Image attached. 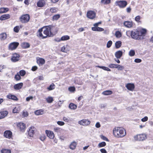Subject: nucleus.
I'll use <instances>...</instances> for the list:
<instances>
[{
  "label": "nucleus",
  "mask_w": 153,
  "mask_h": 153,
  "mask_svg": "<svg viewBox=\"0 0 153 153\" xmlns=\"http://www.w3.org/2000/svg\"><path fill=\"white\" fill-rule=\"evenodd\" d=\"M123 55V52L121 51H119L116 52L115 54V56L117 59H120Z\"/></svg>",
  "instance_id": "nucleus-21"
},
{
  "label": "nucleus",
  "mask_w": 153,
  "mask_h": 153,
  "mask_svg": "<svg viewBox=\"0 0 153 153\" xmlns=\"http://www.w3.org/2000/svg\"><path fill=\"white\" fill-rule=\"evenodd\" d=\"M55 87V85L53 83H52L49 86V87L47 88V89L49 91H51L54 89Z\"/></svg>",
  "instance_id": "nucleus-37"
},
{
  "label": "nucleus",
  "mask_w": 153,
  "mask_h": 153,
  "mask_svg": "<svg viewBox=\"0 0 153 153\" xmlns=\"http://www.w3.org/2000/svg\"><path fill=\"white\" fill-rule=\"evenodd\" d=\"M12 132L9 130L5 131L4 134V136L7 138H10L12 136Z\"/></svg>",
  "instance_id": "nucleus-12"
},
{
  "label": "nucleus",
  "mask_w": 153,
  "mask_h": 153,
  "mask_svg": "<svg viewBox=\"0 0 153 153\" xmlns=\"http://www.w3.org/2000/svg\"><path fill=\"white\" fill-rule=\"evenodd\" d=\"M148 120V117H145L144 118L141 119V121L142 122H145L147 121Z\"/></svg>",
  "instance_id": "nucleus-55"
},
{
  "label": "nucleus",
  "mask_w": 153,
  "mask_h": 153,
  "mask_svg": "<svg viewBox=\"0 0 153 153\" xmlns=\"http://www.w3.org/2000/svg\"><path fill=\"white\" fill-rule=\"evenodd\" d=\"M7 98L9 99H11L15 100H18V98L16 97L11 94H9L7 95Z\"/></svg>",
  "instance_id": "nucleus-26"
},
{
  "label": "nucleus",
  "mask_w": 153,
  "mask_h": 153,
  "mask_svg": "<svg viewBox=\"0 0 153 153\" xmlns=\"http://www.w3.org/2000/svg\"><path fill=\"white\" fill-rule=\"evenodd\" d=\"M135 54V51L134 50H131L129 52V55L131 56H134Z\"/></svg>",
  "instance_id": "nucleus-41"
},
{
  "label": "nucleus",
  "mask_w": 153,
  "mask_h": 153,
  "mask_svg": "<svg viewBox=\"0 0 153 153\" xmlns=\"http://www.w3.org/2000/svg\"><path fill=\"white\" fill-rule=\"evenodd\" d=\"M61 51L64 52H66L67 51L66 50V47L65 46H63L62 48Z\"/></svg>",
  "instance_id": "nucleus-58"
},
{
  "label": "nucleus",
  "mask_w": 153,
  "mask_h": 153,
  "mask_svg": "<svg viewBox=\"0 0 153 153\" xmlns=\"http://www.w3.org/2000/svg\"><path fill=\"white\" fill-rule=\"evenodd\" d=\"M45 4L44 0H40L37 3V6L38 7H42L44 6Z\"/></svg>",
  "instance_id": "nucleus-23"
},
{
  "label": "nucleus",
  "mask_w": 153,
  "mask_h": 153,
  "mask_svg": "<svg viewBox=\"0 0 153 153\" xmlns=\"http://www.w3.org/2000/svg\"><path fill=\"white\" fill-rule=\"evenodd\" d=\"M19 26H16L14 28V31L16 33H18L19 31Z\"/></svg>",
  "instance_id": "nucleus-49"
},
{
  "label": "nucleus",
  "mask_w": 153,
  "mask_h": 153,
  "mask_svg": "<svg viewBox=\"0 0 153 153\" xmlns=\"http://www.w3.org/2000/svg\"><path fill=\"white\" fill-rule=\"evenodd\" d=\"M9 10L8 8L1 7L0 8V13H6Z\"/></svg>",
  "instance_id": "nucleus-28"
},
{
  "label": "nucleus",
  "mask_w": 153,
  "mask_h": 153,
  "mask_svg": "<svg viewBox=\"0 0 153 153\" xmlns=\"http://www.w3.org/2000/svg\"><path fill=\"white\" fill-rule=\"evenodd\" d=\"M15 78L17 81L20 80L21 79V77L20 75L18 73L15 75Z\"/></svg>",
  "instance_id": "nucleus-42"
},
{
  "label": "nucleus",
  "mask_w": 153,
  "mask_h": 153,
  "mask_svg": "<svg viewBox=\"0 0 153 153\" xmlns=\"http://www.w3.org/2000/svg\"><path fill=\"white\" fill-rule=\"evenodd\" d=\"M113 134L115 137H123L126 134L124 129L121 127L114 128L113 130Z\"/></svg>",
  "instance_id": "nucleus-3"
},
{
  "label": "nucleus",
  "mask_w": 153,
  "mask_h": 153,
  "mask_svg": "<svg viewBox=\"0 0 153 153\" xmlns=\"http://www.w3.org/2000/svg\"><path fill=\"white\" fill-rule=\"evenodd\" d=\"M37 63L39 65H43L45 63V60L42 58H39L37 60Z\"/></svg>",
  "instance_id": "nucleus-20"
},
{
  "label": "nucleus",
  "mask_w": 153,
  "mask_h": 153,
  "mask_svg": "<svg viewBox=\"0 0 153 153\" xmlns=\"http://www.w3.org/2000/svg\"><path fill=\"white\" fill-rule=\"evenodd\" d=\"M46 100L49 103H51L53 100V97H49L46 99Z\"/></svg>",
  "instance_id": "nucleus-40"
},
{
  "label": "nucleus",
  "mask_w": 153,
  "mask_h": 153,
  "mask_svg": "<svg viewBox=\"0 0 153 153\" xmlns=\"http://www.w3.org/2000/svg\"><path fill=\"white\" fill-rule=\"evenodd\" d=\"M44 111L42 109L37 110L34 112L35 114L37 115H42L43 114Z\"/></svg>",
  "instance_id": "nucleus-27"
},
{
  "label": "nucleus",
  "mask_w": 153,
  "mask_h": 153,
  "mask_svg": "<svg viewBox=\"0 0 153 153\" xmlns=\"http://www.w3.org/2000/svg\"><path fill=\"white\" fill-rule=\"evenodd\" d=\"M7 111H3L0 112V119H3L6 117L8 114Z\"/></svg>",
  "instance_id": "nucleus-15"
},
{
  "label": "nucleus",
  "mask_w": 153,
  "mask_h": 153,
  "mask_svg": "<svg viewBox=\"0 0 153 153\" xmlns=\"http://www.w3.org/2000/svg\"><path fill=\"white\" fill-rule=\"evenodd\" d=\"M57 10V9L56 8H52L50 9V11L52 13H55Z\"/></svg>",
  "instance_id": "nucleus-45"
},
{
  "label": "nucleus",
  "mask_w": 153,
  "mask_h": 153,
  "mask_svg": "<svg viewBox=\"0 0 153 153\" xmlns=\"http://www.w3.org/2000/svg\"><path fill=\"white\" fill-rule=\"evenodd\" d=\"M33 99V97L32 96H30L27 97L26 98V100L27 101H29L30 99L32 100Z\"/></svg>",
  "instance_id": "nucleus-62"
},
{
  "label": "nucleus",
  "mask_w": 153,
  "mask_h": 153,
  "mask_svg": "<svg viewBox=\"0 0 153 153\" xmlns=\"http://www.w3.org/2000/svg\"><path fill=\"white\" fill-rule=\"evenodd\" d=\"M63 120L66 122H68L69 121V119L66 117H63Z\"/></svg>",
  "instance_id": "nucleus-64"
},
{
  "label": "nucleus",
  "mask_w": 153,
  "mask_h": 153,
  "mask_svg": "<svg viewBox=\"0 0 153 153\" xmlns=\"http://www.w3.org/2000/svg\"><path fill=\"white\" fill-rule=\"evenodd\" d=\"M101 138L103 140L108 141V139L106 137L103 135H101L100 136Z\"/></svg>",
  "instance_id": "nucleus-52"
},
{
  "label": "nucleus",
  "mask_w": 153,
  "mask_h": 153,
  "mask_svg": "<svg viewBox=\"0 0 153 153\" xmlns=\"http://www.w3.org/2000/svg\"><path fill=\"white\" fill-rule=\"evenodd\" d=\"M112 42L110 40V41H108L107 42V47L108 48H109L111 46V45L112 44Z\"/></svg>",
  "instance_id": "nucleus-47"
},
{
  "label": "nucleus",
  "mask_w": 153,
  "mask_h": 153,
  "mask_svg": "<svg viewBox=\"0 0 153 153\" xmlns=\"http://www.w3.org/2000/svg\"><path fill=\"white\" fill-rule=\"evenodd\" d=\"M1 153H11V151L10 150L7 149H3L1 151Z\"/></svg>",
  "instance_id": "nucleus-36"
},
{
  "label": "nucleus",
  "mask_w": 153,
  "mask_h": 153,
  "mask_svg": "<svg viewBox=\"0 0 153 153\" xmlns=\"http://www.w3.org/2000/svg\"><path fill=\"white\" fill-rule=\"evenodd\" d=\"M135 140L139 141H143L147 138L146 135L145 134H137L134 136Z\"/></svg>",
  "instance_id": "nucleus-5"
},
{
  "label": "nucleus",
  "mask_w": 153,
  "mask_h": 153,
  "mask_svg": "<svg viewBox=\"0 0 153 153\" xmlns=\"http://www.w3.org/2000/svg\"><path fill=\"white\" fill-rule=\"evenodd\" d=\"M30 19V16L29 14H25L22 15L19 18L20 21L22 23L28 22Z\"/></svg>",
  "instance_id": "nucleus-4"
},
{
  "label": "nucleus",
  "mask_w": 153,
  "mask_h": 153,
  "mask_svg": "<svg viewBox=\"0 0 153 153\" xmlns=\"http://www.w3.org/2000/svg\"><path fill=\"white\" fill-rule=\"evenodd\" d=\"M115 35L117 37H120L121 36L120 32L119 31H116L115 33Z\"/></svg>",
  "instance_id": "nucleus-46"
},
{
  "label": "nucleus",
  "mask_w": 153,
  "mask_h": 153,
  "mask_svg": "<svg viewBox=\"0 0 153 153\" xmlns=\"http://www.w3.org/2000/svg\"><path fill=\"white\" fill-rule=\"evenodd\" d=\"M10 17V14H6L2 15L0 17V20H4L6 19H9Z\"/></svg>",
  "instance_id": "nucleus-16"
},
{
  "label": "nucleus",
  "mask_w": 153,
  "mask_h": 153,
  "mask_svg": "<svg viewBox=\"0 0 153 153\" xmlns=\"http://www.w3.org/2000/svg\"><path fill=\"white\" fill-rule=\"evenodd\" d=\"M112 91L109 90L105 91L102 93V94L105 95H110L112 94Z\"/></svg>",
  "instance_id": "nucleus-30"
},
{
  "label": "nucleus",
  "mask_w": 153,
  "mask_h": 153,
  "mask_svg": "<svg viewBox=\"0 0 153 153\" xmlns=\"http://www.w3.org/2000/svg\"><path fill=\"white\" fill-rule=\"evenodd\" d=\"M19 75L22 76H24L26 74V71L24 70H21L19 71Z\"/></svg>",
  "instance_id": "nucleus-38"
},
{
  "label": "nucleus",
  "mask_w": 153,
  "mask_h": 153,
  "mask_svg": "<svg viewBox=\"0 0 153 153\" xmlns=\"http://www.w3.org/2000/svg\"><path fill=\"white\" fill-rule=\"evenodd\" d=\"M68 90L71 92H74L75 90V88L74 87H71L68 88Z\"/></svg>",
  "instance_id": "nucleus-50"
},
{
  "label": "nucleus",
  "mask_w": 153,
  "mask_h": 153,
  "mask_svg": "<svg viewBox=\"0 0 153 153\" xmlns=\"http://www.w3.org/2000/svg\"><path fill=\"white\" fill-rule=\"evenodd\" d=\"M19 43L18 42H14L10 43L9 45V49L13 50L16 48Z\"/></svg>",
  "instance_id": "nucleus-7"
},
{
  "label": "nucleus",
  "mask_w": 153,
  "mask_h": 153,
  "mask_svg": "<svg viewBox=\"0 0 153 153\" xmlns=\"http://www.w3.org/2000/svg\"><path fill=\"white\" fill-rule=\"evenodd\" d=\"M61 130V129L59 128L55 127L54 128V131L57 132H60Z\"/></svg>",
  "instance_id": "nucleus-51"
},
{
  "label": "nucleus",
  "mask_w": 153,
  "mask_h": 153,
  "mask_svg": "<svg viewBox=\"0 0 153 153\" xmlns=\"http://www.w3.org/2000/svg\"><path fill=\"white\" fill-rule=\"evenodd\" d=\"M76 143L75 141H73L70 144V148L72 150H74L76 148Z\"/></svg>",
  "instance_id": "nucleus-24"
},
{
  "label": "nucleus",
  "mask_w": 153,
  "mask_h": 153,
  "mask_svg": "<svg viewBox=\"0 0 153 153\" xmlns=\"http://www.w3.org/2000/svg\"><path fill=\"white\" fill-rule=\"evenodd\" d=\"M17 126L19 128L21 131H24L26 127L25 124L22 123H19L17 125Z\"/></svg>",
  "instance_id": "nucleus-17"
},
{
  "label": "nucleus",
  "mask_w": 153,
  "mask_h": 153,
  "mask_svg": "<svg viewBox=\"0 0 153 153\" xmlns=\"http://www.w3.org/2000/svg\"><path fill=\"white\" fill-rule=\"evenodd\" d=\"M111 2V0H101V3L104 4H108Z\"/></svg>",
  "instance_id": "nucleus-33"
},
{
  "label": "nucleus",
  "mask_w": 153,
  "mask_h": 153,
  "mask_svg": "<svg viewBox=\"0 0 153 153\" xmlns=\"http://www.w3.org/2000/svg\"><path fill=\"white\" fill-rule=\"evenodd\" d=\"M20 55L17 53H14L13 54L11 60L13 62H16L19 60Z\"/></svg>",
  "instance_id": "nucleus-9"
},
{
  "label": "nucleus",
  "mask_w": 153,
  "mask_h": 153,
  "mask_svg": "<svg viewBox=\"0 0 153 153\" xmlns=\"http://www.w3.org/2000/svg\"><path fill=\"white\" fill-rule=\"evenodd\" d=\"M106 145V143L105 142H102L99 144L98 146L100 147H101L105 146Z\"/></svg>",
  "instance_id": "nucleus-44"
},
{
  "label": "nucleus",
  "mask_w": 153,
  "mask_h": 153,
  "mask_svg": "<svg viewBox=\"0 0 153 153\" xmlns=\"http://www.w3.org/2000/svg\"><path fill=\"white\" fill-rule=\"evenodd\" d=\"M87 16L90 19H93L95 18L96 13L94 11H89L87 13Z\"/></svg>",
  "instance_id": "nucleus-10"
},
{
  "label": "nucleus",
  "mask_w": 153,
  "mask_h": 153,
  "mask_svg": "<svg viewBox=\"0 0 153 153\" xmlns=\"http://www.w3.org/2000/svg\"><path fill=\"white\" fill-rule=\"evenodd\" d=\"M122 45V42L120 41H117L115 43V47L116 48H120Z\"/></svg>",
  "instance_id": "nucleus-34"
},
{
  "label": "nucleus",
  "mask_w": 153,
  "mask_h": 153,
  "mask_svg": "<svg viewBox=\"0 0 153 153\" xmlns=\"http://www.w3.org/2000/svg\"><path fill=\"white\" fill-rule=\"evenodd\" d=\"M57 124L60 126H63L64 125L65 123L62 121H58L57 122Z\"/></svg>",
  "instance_id": "nucleus-53"
},
{
  "label": "nucleus",
  "mask_w": 153,
  "mask_h": 153,
  "mask_svg": "<svg viewBox=\"0 0 153 153\" xmlns=\"http://www.w3.org/2000/svg\"><path fill=\"white\" fill-rule=\"evenodd\" d=\"M70 39V37L68 35L64 36H62L61 38V41H65L68 40Z\"/></svg>",
  "instance_id": "nucleus-35"
},
{
  "label": "nucleus",
  "mask_w": 153,
  "mask_h": 153,
  "mask_svg": "<svg viewBox=\"0 0 153 153\" xmlns=\"http://www.w3.org/2000/svg\"><path fill=\"white\" fill-rule=\"evenodd\" d=\"M127 2L126 1H119L116 2V4L118 5L120 8H124L125 7L127 4Z\"/></svg>",
  "instance_id": "nucleus-6"
},
{
  "label": "nucleus",
  "mask_w": 153,
  "mask_h": 153,
  "mask_svg": "<svg viewBox=\"0 0 153 153\" xmlns=\"http://www.w3.org/2000/svg\"><path fill=\"white\" fill-rule=\"evenodd\" d=\"M141 61L142 60L140 59H134V62L136 63H140Z\"/></svg>",
  "instance_id": "nucleus-57"
},
{
  "label": "nucleus",
  "mask_w": 153,
  "mask_h": 153,
  "mask_svg": "<svg viewBox=\"0 0 153 153\" xmlns=\"http://www.w3.org/2000/svg\"><path fill=\"white\" fill-rule=\"evenodd\" d=\"M60 17V14H57L54 15L52 17L53 21H56L59 19Z\"/></svg>",
  "instance_id": "nucleus-31"
},
{
  "label": "nucleus",
  "mask_w": 153,
  "mask_h": 153,
  "mask_svg": "<svg viewBox=\"0 0 153 153\" xmlns=\"http://www.w3.org/2000/svg\"><path fill=\"white\" fill-rule=\"evenodd\" d=\"M21 46L22 48H29L30 45L28 43L24 42L22 44Z\"/></svg>",
  "instance_id": "nucleus-29"
},
{
  "label": "nucleus",
  "mask_w": 153,
  "mask_h": 153,
  "mask_svg": "<svg viewBox=\"0 0 153 153\" xmlns=\"http://www.w3.org/2000/svg\"><path fill=\"white\" fill-rule=\"evenodd\" d=\"M6 38L7 34L5 33H2L0 34V39L1 40H4Z\"/></svg>",
  "instance_id": "nucleus-25"
},
{
  "label": "nucleus",
  "mask_w": 153,
  "mask_h": 153,
  "mask_svg": "<svg viewBox=\"0 0 153 153\" xmlns=\"http://www.w3.org/2000/svg\"><path fill=\"white\" fill-rule=\"evenodd\" d=\"M45 133L47 135V136L50 138L53 139L54 137V134L53 131L46 130Z\"/></svg>",
  "instance_id": "nucleus-11"
},
{
  "label": "nucleus",
  "mask_w": 153,
  "mask_h": 153,
  "mask_svg": "<svg viewBox=\"0 0 153 153\" xmlns=\"http://www.w3.org/2000/svg\"><path fill=\"white\" fill-rule=\"evenodd\" d=\"M56 32L55 27L49 26L39 29L37 32V36L44 39L48 36H53L56 34Z\"/></svg>",
  "instance_id": "nucleus-1"
},
{
  "label": "nucleus",
  "mask_w": 153,
  "mask_h": 153,
  "mask_svg": "<svg viewBox=\"0 0 153 153\" xmlns=\"http://www.w3.org/2000/svg\"><path fill=\"white\" fill-rule=\"evenodd\" d=\"M117 68L118 70L122 71L124 69V67L121 65L117 64Z\"/></svg>",
  "instance_id": "nucleus-39"
},
{
  "label": "nucleus",
  "mask_w": 153,
  "mask_h": 153,
  "mask_svg": "<svg viewBox=\"0 0 153 153\" xmlns=\"http://www.w3.org/2000/svg\"><path fill=\"white\" fill-rule=\"evenodd\" d=\"M117 64H111L109 65L108 67L109 68H117Z\"/></svg>",
  "instance_id": "nucleus-43"
},
{
  "label": "nucleus",
  "mask_w": 153,
  "mask_h": 153,
  "mask_svg": "<svg viewBox=\"0 0 153 153\" xmlns=\"http://www.w3.org/2000/svg\"><path fill=\"white\" fill-rule=\"evenodd\" d=\"M139 32L140 33V35L142 36L143 38V39H144V37L145 36L146 33V29H143L140 31H139Z\"/></svg>",
  "instance_id": "nucleus-22"
},
{
  "label": "nucleus",
  "mask_w": 153,
  "mask_h": 153,
  "mask_svg": "<svg viewBox=\"0 0 153 153\" xmlns=\"http://www.w3.org/2000/svg\"><path fill=\"white\" fill-rule=\"evenodd\" d=\"M28 135L30 137H33L34 134V127H31L28 131Z\"/></svg>",
  "instance_id": "nucleus-18"
},
{
  "label": "nucleus",
  "mask_w": 153,
  "mask_h": 153,
  "mask_svg": "<svg viewBox=\"0 0 153 153\" xmlns=\"http://www.w3.org/2000/svg\"><path fill=\"white\" fill-rule=\"evenodd\" d=\"M97 31H101L104 30V29L101 27H97Z\"/></svg>",
  "instance_id": "nucleus-61"
},
{
  "label": "nucleus",
  "mask_w": 153,
  "mask_h": 153,
  "mask_svg": "<svg viewBox=\"0 0 153 153\" xmlns=\"http://www.w3.org/2000/svg\"><path fill=\"white\" fill-rule=\"evenodd\" d=\"M6 67L4 65H1L0 66V71L1 72L2 70L5 68Z\"/></svg>",
  "instance_id": "nucleus-63"
},
{
  "label": "nucleus",
  "mask_w": 153,
  "mask_h": 153,
  "mask_svg": "<svg viewBox=\"0 0 153 153\" xmlns=\"http://www.w3.org/2000/svg\"><path fill=\"white\" fill-rule=\"evenodd\" d=\"M124 25L128 28H131L132 27L133 22H132L125 21L123 23Z\"/></svg>",
  "instance_id": "nucleus-14"
},
{
  "label": "nucleus",
  "mask_w": 153,
  "mask_h": 153,
  "mask_svg": "<svg viewBox=\"0 0 153 153\" xmlns=\"http://www.w3.org/2000/svg\"><path fill=\"white\" fill-rule=\"evenodd\" d=\"M46 138V137L44 135H42L40 137V140L42 141H43L45 140Z\"/></svg>",
  "instance_id": "nucleus-48"
},
{
  "label": "nucleus",
  "mask_w": 153,
  "mask_h": 153,
  "mask_svg": "<svg viewBox=\"0 0 153 153\" xmlns=\"http://www.w3.org/2000/svg\"><path fill=\"white\" fill-rule=\"evenodd\" d=\"M28 113L27 112H23V114H22V116L24 117H27L28 116Z\"/></svg>",
  "instance_id": "nucleus-60"
},
{
  "label": "nucleus",
  "mask_w": 153,
  "mask_h": 153,
  "mask_svg": "<svg viewBox=\"0 0 153 153\" xmlns=\"http://www.w3.org/2000/svg\"><path fill=\"white\" fill-rule=\"evenodd\" d=\"M69 107L71 109H75L77 108V106L74 104L71 103L69 105Z\"/></svg>",
  "instance_id": "nucleus-32"
},
{
  "label": "nucleus",
  "mask_w": 153,
  "mask_h": 153,
  "mask_svg": "<svg viewBox=\"0 0 153 153\" xmlns=\"http://www.w3.org/2000/svg\"><path fill=\"white\" fill-rule=\"evenodd\" d=\"M126 87L128 90L131 91H133L134 88V85L133 84L129 83L126 85Z\"/></svg>",
  "instance_id": "nucleus-13"
},
{
  "label": "nucleus",
  "mask_w": 153,
  "mask_h": 153,
  "mask_svg": "<svg viewBox=\"0 0 153 153\" xmlns=\"http://www.w3.org/2000/svg\"><path fill=\"white\" fill-rule=\"evenodd\" d=\"M140 16H137L135 17V20L136 21L138 22L140 19Z\"/></svg>",
  "instance_id": "nucleus-56"
},
{
  "label": "nucleus",
  "mask_w": 153,
  "mask_h": 153,
  "mask_svg": "<svg viewBox=\"0 0 153 153\" xmlns=\"http://www.w3.org/2000/svg\"><path fill=\"white\" fill-rule=\"evenodd\" d=\"M140 33L139 31L135 30L126 32V35L128 36H131L132 38L137 40L143 39V38L142 36L140 35Z\"/></svg>",
  "instance_id": "nucleus-2"
},
{
  "label": "nucleus",
  "mask_w": 153,
  "mask_h": 153,
  "mask_svg": "<svg viewBox=\"0 0 153 153\" xmlns=\"http://www.w3.org/2000/svg\"><path fill=\"white\" fill-rule=\"evenodd\" d=\"M37 68L38 67L37 66H34L32 67L31 70L33 71H35L37 69Z\"/></svg>",
  "instance_id": "nucleus-59"
},
{
  "label": "nucleus",
  "mask_w": 153,
  "mask_h": 153,
  "mask_svg": "<svg viewBox=\"0 0 153 153\" xmlns=\"http://www.w3.org/2000/svg\"><path fill=\"white\" fill-rule=\"evenodd\" d=\"M90 121L87 119H83L78 122L79 124L84 126H88L90 124Z\"/></svg>",
  "instance_id": "nucleus-8"
},
{
  "label": "nucleus",
  "mask_w": 153,
  "mask_h": 153,
  "mask_svg": "<svg viewBox=\"0 0 153 153\" xmlns=\"http://www.w3.org/2000/svg\"><path fill=\"white\" fill-rule=\"evenodd\" d=\"M23 85V83L22 82L15 84L14 85V88L15 90H19L21 89Z\"/></svg>",
  "instance_id": "nucleus-19"
},
{
  "label": "nucleus",
  "mask_w": 153,
  "mask_h": 153,
  "mask_svg": "<svg viewBox=\"0 0 153 153\" xmlns=\"http://www.w3.org/2000/svg\"><path fill=\"white\" fill-rule=\"evenodd\" d=\"M102 69L104 70L107 71H111V70L108 67L105 66H102Z\"/></svg>",
  "instance_id": "nucleus-54"
}]
</instances>
